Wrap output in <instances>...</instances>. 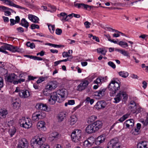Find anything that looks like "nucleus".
<instances>
[{
  "label": "nucleus",
  "mask_w": 148,
  "mask_h": 148,
  "mask_svg": "<svg viewBox=\"0 0 148 148\" xmlns=\"http://www.w3.org/2000/svg\"><path fill=\"white\" fill-rule=\"evenodd\" d=\"M120 76L124 78L127 77L129 75V73L127 71H121L118 73Z\"/></svg>",
  "instance_id": "f704fd0d"
},
{
  "label": "nucleus",
  "mask_w": 148,
  "mask_h": 148,
  "mask_svg": "<svg viewBox=\"0 0 148 148\" xmlns=\"http://www.w3.org/2000/svg\"><path fill=\"white\" fill-rule=\"evenodd\" d=\"M106 90V88L101 89L95 92L94 95L96 97V99H100L104 95Z\"/></svg>",
  "instance_id": "ddd939ff"
},
{
  "label": "nucleus",
  "mask_w": 148,
  "mask_h": 148,
  "mask_svg": "<svg viewBox=\"0 0 148 148\" xmlns=\"http://www.w3.org/2000/svg\"><path fill=\"white\" fill-rule=\"evenodd\" d=\"M0 52L6 54H7L8 53V52L5 50L3 45L1 46L0 47Z\"/></svg>",
  "instance_id": "8fccbe9b"
},
{
  "label": "nucleus",
  "mask_w": 148,
  "mask_h": 148,
  "mask_svg": "<svg viewBox=\"0 0 148 148\" xmlns=\"http://www.w3.org/2000/svg\"><path fill=\"white\" fill-rule=\"evenodd\" d=\"M95 131L98 130L101 128L102 126V123L100 121H97L92 123Z\"/></svg>",
  "instance_id": "a211bd4d"
},
{
  "label": "nucleus",
  "mask_w": 148,
  "mask_h": 148,
  "mask_svg": "<svg viewBox=\"0 0 148 148\" xmlns=\"http://www.w3.org/2000/svg\"><path fill=\"white\" fill-rule=\"evenodd\" d=\"M62 55L63 57L70 56L68 54V53L66 52H63L62 53Z\"/></svg>",
  "instance_id": "774afa93"
},
{
  "label": "nucleus",
  "mask_w": 148,
  "mask_h": 148,
  "mask_svg": "<svg viewBox=\"0 0 148 148\" xmlns=\"http://www.w3.org/2000/svg\"><path fill=\"white\" fill-rule=\"evenodd\" d=\"M137 148H148V142L146 141L140 142L137 144Z\"/></svg>",
  "instance_id": "aec40b11"
},
{
  "label": "nucleus",
  "mask_w": 148,
  "mask_h": 148,
  "mask_svg": "<svg viewBox=\"0 0 148 148\" xmlns=\"http://www.w3.org/2000/svg\"><path fill=\"white\" fill-rule=\"evenodd\" d=\"M36 107L39 110L47 112L49 111L48 107L46 104L42 103H38L36 104Z\"/></svg>",
  "instance_id": "f8f14e48"
},
{
  "label": "nucleus",
  "mask_w": 148,
  "mask_h": 148,
  "mask_svg": "<svg viewBox=\"0 0 148 148\" xmlns=\"http://www.w3.org/2000/svg\"><path fill=\"white\" fill-rule=\"evenodd\" d=\"M32 118L33 120L35 121H37L39 120L37 112H36L32 114Z\"/></svg>",
  "instance_id": "ea45409f"
},
{
  "label": "nucleus",
  "mask_w": 148,
  "mask_h": 148,
  "mask_svg": "<svg viewBox=\"0 0 148 148\" xmlns=\"http://www.w3.org/2000/svg\"><path fill=\"white\" fill-rule=\"evenodd\" d=\"M140 121L144 125L146 126L147 125H148V117L145 121L143 119H140Z\"/></svg>",
  "instance_id": "c03bdc74"
},
{
  "label": "nucleus",
  "mask_w": 148,
  "mask_h": 148,
  "mask_svg": "<svg viewBox=\"0 0 148 148\" xmlns=\"http://www.w3.org/2000/svg\"><path fill=\"white\" fill-rule=\"evenodd\" d=\"M108 64L113 69H115L116 68V66L114 63L111 62L109 61L108 62Z\"/></svg>",
  "instance_id": "5fc2aeb1"
},
{
  "label": "nucleus",
  "mask_w": 148,
  "mask_h": 148,
  "mask_svg": "<svg viewBox=\"0 0 148 148\" xmlns=\"http://www.w3.org/2000/svg\"><path fill=\"white\" fill-rule=\"evenodd\" d=\"M20 25L26 28H27L29 26V23L24 18H23L21 20Z\"/></svg>",
  "instance_id": "c85d7f7f"
},
{
  "label": "nucleus",
  "mask_w": 148,
  "mask_h": 148,
  "mask_svg": "<svg viewBox=\"0 0 148 148\" xmlns=\"http://www.w3.org/2000/svg\"><path fill=\"white\" fill-rule=\"evenodd\" d=\"M109 146L112 148H120L121 144L118 139L114 138L112 139L109 143Z\"/></svg>",
  "instance_id": "6e6552de"
},
{
  "label": "nucleus",
  "mask_w": 148,
  "mask_h": 148,
  "mask_svg": "<svg viewBox=\"0 0 148 148\" xmlns=\"http://www.w3.org/2000/svg\"><path fill=\"white\" fill-rule=\"evenodd\" d=\"M45 138L42 134H38L33 137L31 141V145L33 148H49V146L44 143Z\"/></svg>",
  "instance_id": "f257e3e1"
},
{
  "label": "nucleus",
  "mask_w": 148,
  "mask_h": 148,
  "mask_svg": "<svg viewBox=\"0 0 148 148\" xmlns=\"http://www.w3.org/2000/svg\"><path fill=\"white\" fill-rule=\"evenodd\" d=\"M27 47H30L31 49H33L35 48V45L34 43H31L29 42H28L26 43Z\"/></svg>",
  "instance_id": "49530a36"
},
{
  "label": "nucleus",
  "mask_w": 148,
  "mask_h": 148,
  "mask_svg": "<svg viewBox=\"0 0 148 148\" xmlns=\"http://www.w3.org/2000/svg\"><path fill=\"white\" fill-rule=\"evenodd\" d=\"M109 88L110 91V96H113L115 94L116 91L120 89V85L118 82L112 80L109 84Z\"/></svg>",
  "instance_id": "f03ea898"
},
{
  "label": "nucleus",
  "mask_w": 148,
  "mask_h": 148,
  "mask_svg": "<svg viewBox=\"0 0 148 148\" xmlns=\"http://www.w3.org/2000/svg\"><path fill=\"white\" fill-rule=\"evenodd\" d=\"M94 138L92 137H90L88 138L87 140L84 141V146L88 147H90L93 143L92 140Z\"/></svg>",
  "instance_id": "b1692460"
},
{
  "label": "nucleus",
  "mask_w": 148,
  "mask_h": 148,
  "mask_svg": "<svg viewBox=\"0 0 148 148\" xmlns=\"http://www.w3.org/2000/svg\"><path fill=\"white\" fill-rule=\"evenodd\" d=\"M46 123L43 121L38 122L37 124V128L40 130L45 131L46 129L45 127Z\"/></svg>",
  "instance_id": "dca6fc26"
},
{
  "label": "nucleus",
  "mask_w": 148,
  "mask_h": 148,
  "mask_svg": "<svg viewBox=\"0 0 148 148\" xmlns=\"http://www.w3.org/2000/svg\"><path fill=\"white\" fill-rule=\"evenodd\" d=\"M7 70L0 66V74L3 75L7 73Z\"/></svg>",
  "instance_id": "a19ab883"
},
{
  "label": "nucleus",
  "mask_w": 148,
  "mask_h": 148,
  "mask_svg": "<svg viewBox=\"0 0 148 148\" xmlns=\"http://www.w3.org/2000/svg\"><path fill=\"white\" fill-rule=\"evenodd\" d=\"M25 81V79H24L21 78L20 79H19L18 80V81H14L13 82V83L14 84H17L18 83H21V82H23Z\"/></svg>",
  "instance_id": "6e6d98bb"
},
{
  "label": "nucleus",
  "mask_w": 148,
  "mask_h": 148,
  "mask_svg": "<svg viewBox=\"0 0 148 148\" xmlns=\"http://www.w3.org/2000/svg\"><path fill=\"white\" fill-rule=\"evenodd\" d=\"M37 112L39 120L42 119L45 117L46 114L45 112Z\"/></svg>",
  "instance_id": "4c0bfd02"
},
{
  "label": "nucleus",
  "mask_w": 148,
  "mask_h": 148,
  "mask_svg": "<svg viewBox=\"0 0 148 148\" xmlns=\"http://www.w3.org/2000/svg\"><path fill=\"white\" fill-rule=\"evenodd\" d=\"M101 79L100 77L97 78L94 81V83L96 84H99L101 82Z\"/></svg>",
  "instance_id": "13d9d810"
},
{
  "label": "nucleus",
  "mask_w": 148,
  "mask_h": 148,
  "mask_svg": "<svg viewBox=\"0 0 148 148\" xmlns=\"http://www.w3.org/2000/svg\"><path fill=\"white\" fill-rule=\"evenodd\" d=\"M31 27L32 29H38L39 28V26L35 24H32L31 25Z\"/></svg>",
  "instance_id": "864d4df0"
},
{
  "label": "nucleus",
  "mask_w": 148,
  "mask_h": 148,
  "mask_svg": "<svg viewBox=\"0 0 148 148\" xmlns=\"http://www.w3.org/2000/svg\"><path fill=\"white\" fill-rule=\"evenodd\" d=\"M10 26L13 25L14 24L16 23L15 21V20L13 19H10Z\"/></svg>",
  "instance_id": "338daca9"
},
{
  "label": "nucleus",
  "mask_w": 148,
  "mask_h": 148,
  "mask_svg": "<svg viewBox=\"0 0 148 148\" xmlns=\"http://www.w3.org/2000/svg\"><path fill=\"white\" fill-rule=\"evenodd\" d=\"M16 131L15 128L14 127H12L10 128L9 130V132L11 137L14 135Z\"/></svg>",
  "instance_id": "c9c22d12"
},
{
  "label": "nucleus",
  "mask_w": 148,
  "mask_h": 148,
  "mask_svg": "<svg viewBox=\"0 0 148 148\" xmlns=\"http://www.w3.org/2000/svg\"><path fill=\"white\" fill-rule=\"evenodd\" d=\"M66 114L64 112H61L59 113L57 115V119L58 122L63 121L65 117Z\"/></svg>",
  "instance_id": "a878e982"
},
{
  "label": "nucleus",
  "mask_w": 148,
  "mask_h": 148,
  "mask_svg": "<svg viewBox=\"0 0 148 148\" xmlns=\"http://www.w3.org/2000/svg\"><path fill=\"white\" fill-rule=\"evenodd\" d=\"M105 103L103 101L97 102L95 106V107L97 110L103 109L105 108Z\"/></svg>",
  "instance_id": "f3484780"
},
{
  "label": "nucleus",
  "mask_w": 148,
  "mask_h": 148,
  "mask_svg": "<svg viewBox=\"0 0 148 148\" xmlns=\"http://www.w3.org/2000/svg\"><path fill=\"white\" fill-rule=\"evenodd\" d=\"M105 137L104 135H102L98 136L97 139L96 141L99 142V143H103L105 140Z\"/></svg>",
  "instance_id": "473e14b6"
},
{
  "label": "nucleus",
  "mask_w": 148,
  "mask_h": 148,
  "mask_svg": "<svg viewBox=\"0 0 148 148\" xmlns=\"http://www.w3.org/2000/svg\"><path fill=\"white\" fill-rule=\"evenodd\" d=\"M58 135V134L56 132H54L51 133L49 137V140L52 141L54 138H57Z\"/></svg>",
  "instance_id": "2f4dec72"
},
{
  "label": "nucleus",
  "mask_w": 148,
  "mask_h": 148,
  "mask_svg": "<svg viewBox=\"0 0 148 148\" xmlns=\"http://www.w3.org/2000/svg\"><path fill=\"white\" fill-rule=\"evenodd\" d=\"M84 25L85 26L86 28H88L90 27V25H91V23L88 21H86L84 23Z\"/></svg>",
  "instance_id": "0e129e2a"
},
{
  "label": "nucleus",
  "mask_w": 148,
  "mask_h": 148,
  "mask_svg": "<svg viewBox=\"0 0 148 148\" xmlns=\"http://www.w3.org/2000/svg\"><path fill=\"white\" fill-rule=\"evenodd\" d=\"M15 92L18 93L19 96L22 98H26L30 95V92L26 89H21L19 87H16Z\"/></svg>",
  "instance_id": "423d86ee"
},
{
  "label": "nucleus",
  "mask_w": 148,
  "mask_h": 148,
  "mask_svg": "<svg viewBox=\"0 0 148 148\" xmlns=\"http://www.w3.org/2000/svg\"><path fill=\"white\" fill-rule=\"evenodd\" d=\"M130 104L132 105L133 106H130L129 108L130 109H132V107H136V103L134 101H130Z\"/></svg>",
  "instance_id": "052dcab7"
},
{
  "label": "nucleus",
  "mask_w": 148,
  "mask_h": 148,
  "mask_svg": "<svg viewBox=\"0 0 148 148\" xmlns=\"http://www.w3.org/2000/svg\"><path fill=\"white\" fill-rule=\"evenodd\" d=\"M50 31L51 33H54L55 29V25H49L48 26Z\"/></svg>",
  "instance_id": "a18cd8bd"
},
{
  "label": "nucleus",
  "mask_w": 148,
  "mask_h": 148,
  "mask_svg": "<svg viewBox=\"0 0 148 148\" xmlns=\"http://www.w3.org/2000/svg\"><path fill=\"white\" fill-rule=\"evenodd\" d=\"M19 123L21 126L25 129H29L32 125L31 119L28 118H23L19 120Z\"/></svg>",
  "instance_id": "7ed1b4c3"
},
{
  "label": "nucleus",
  "mask_w": 148,
  "mask_h": 148,
  "mask_svg": "<svg viewBox=\"0 0 148 148\" xmlns=\"http://www.w3.org/2000/svg\"><path fill=\"white\" fill-rule=\"evenodd\" d=\"M3 1L5 4L10 6H13L17 8L22 9H25V8L23 7L16 5L12 1L10 0H0Z\"/></svg>",
  "instance_id": "9b49d317"
},
{
  "label": "nucleus",
  "mask_w": 148,
  "mask_h": 148,
  "mask_svg": "<svg viewBox=\"0 0 148 148\" xmlns=\"http://www.w3.org/2000/svg\"><path fill=\"white\" fill-rule=\"evenodd\" d=\"M77 118L75 115H73L70 117V124L71 125H74L77 121Z\"/></svg>",
  "instance_id": "cd10ccee"
},
{
  "label": "nucleus",
  "mask_w": 148,
  "mask_h": 148,
  "mask_svg": "<svg viewBox=\"0 0 148 148\" xmlns=\"http://www.w3.org/2000/svg\"><path fill=\"white\" fill-rule=\"evenodd\" d=\"M115 50L120 53L124 56L129 57V53L127 51H126L123 49H116Z\"/></svg>",
  "instance_id": "72a5a7b5"
},
{
  "label": "nucleus",
  "mask_w": 148,
  "mask_h": 148,
  "mask_svg": "<svg viewBox=\"0 0 148 148\" xmlns=\"http://www.w3.org/2000/svg\"><path fill=\"white\" fill-rule=\"evenodd\" d=\"M16 77V76L14 73L10 74L7 76H5V78L7 79V81L10 82L14 81V80Z\"/></svg>",
  "instance_id": "5701e85b"
},
{
  "label": "nucleus",
  "mask_w": 148,
  "mask_h": 148,
  "mask_svg": "<svg viewBox=\"0 0 148 148\" xmlns=\"http://www.w3.org/2000/svg\"><path fill=\"white\" fill-rule=\"evenodd\" d=\"M58 84V82L56 81H50L48 83L46 86V89L48 90H53L57 87Z\"/></svg>",
  "instance_id": "1a4fd4ad"
},
{
  "label": "nucleus",
  "mask_w": 148,
  "mask_h": 148,
  "mask_svg": "<svg viewBox=\"0 0 148 148\" xmlns=\"http://www.w3.org/2000/svg\"><path fill=\"white\" fill-rule=\"evenodd\" d=\"M0 9H2L3 10H12V9H11L9 8H8L5 7L4 6H0Z\"/></svg>",
  "instance_id": "680f3d73"
},
{
  "label": "nucleus",
  "mask_w": 148,
  "mask_h": 148,
  "mask_svg": "<svg viewBox=\"0 0 148 148\" xmlns=\"http://www.w3.org/2000/svg\"><path fill=\"white\" fill-rule=\"evenodd\" d=\"M18 1L21 3L25 5L28 6L31 5V4L26 0H18Z\"/></svg>",
  "instance_id": "79ce46f5"
},
{
  "label": "nucleus",
  "mask_w": 148,
  "mask_h": 148,
  "mask_svg": "<svg viewBox=\"0 0 148 148\" xmlns=\"http://www.w3.org/2000/svg\"><path fill=\"white\" fill-rule=\"evenodd\" d=\"M57 94V96L58 98V102H62L67 95V90L65 89L59 90L55 92Z\"/></svg>",
  "instance_id": "39448f33"
},
{
  "label": "nucleus",
  "mask_w": 148,
  "mask_h": 148,
  "mask_svg": "<svg viewBox=\"0 0 148 148\" xmlns=\"http://www.w3.org/2000/svg\"><path fill=\"white\" fill-rule=\"evenodd\" d=\"M58 98L57 96V94L56 92H53L50 96V98L49 99V103L51 104H54L56 101H58Z\"/></svg>",
  "instance_id": "2eb2a0df"
},
{
  "label": "nucleus",
  "mask_w": 148,
  "mask_h": 148,
  "mask_svg": "<svg viewBox=\"0 0 148 148\" xmlns=\"http://www.w3.org/2000/svg\"><path fill=\"white\" fill-rule=\"evenodd\" d=\"M45 78L43 77H40L38 79L37 81L36 82L37 83V84H39L43 82Z\"/></svg>",
  "instance_id": "e2e57ef3"
},
{
  "label": "nucleus",
  "mask_w": 148,
  "mask_h": 148,
  "mask_svg": "<svg viewBox=\"0 0 148 148\" xmlns=\"http://www.w3.org/2000/svg\"><path fill=\"white\" fill-rule=\"evenodd\" d=\"M134 124V121L132 119L127 120L124 122V125L127 128H131L133 126Z\"/></svg>",
  "instance_id": "412c9836"
},
{
  "label": "nucleus",
  "mask_w": 148,
  "mask_h": 148,
  "mask_svg": "<svg viewBox=\"0 0 148 148\" xmlns=\"http://www.w3.org/2000/svg\"><path fill=\"white\" fill-rule=\"evenodd\" d=\"M118 44L123 48H125L126 47H128V44L127 43L122 41L119 42L118 43Z\"/></svg>",
  "instance_id": "37998d69"
},
{
  "label": "nucleus",
  "mask_w": 148,
  "mask_h": 148,
  "mask_svg": "<svg viewBox=\"0 0 148 148\" xmlns=\"http://www.w3.org/2000/svg\"><path fill=\"white\" fill-rule=\"evenodd\" d=\"M97 119V117L95 116L92 115L90 116L88 119V121L90 122H92Z\"/></svg>",
  "instance_id": "09e8293b"
},
{
  "label": "nucleus",
  "mask_w": 148,
  "mask_h": 148,
  "mask_svg": "<svg viewBox=\"0 0 148 148\" xmlns=\"http://www.w3.org/2000/svg\"><path fill=\"white\" fill-rule=\"evenodd\" d=\"M28 146V143L25 138H22L20 141L18 145V148H27Z\"/></svg>",
  "instance_id": "4468645a"
},
{
  "label": "nucleus",
  "mask_w": 148,
  "mask_h": 148,
  "mask_svg": "<svg viewBox=\"0 0 148 148\" xmlns=\"http://www.w3.org/2000/svg\"><path fill=\"white\" fill-rule=\"evenodd\" d=\"M3 86V79L0 77V88H2Z\"/></svg>",
  "instance_id": "69168bd1"
},
{
  "label": "nucleus",
  "mask_w": 148,
  "mask_h": 148,
  "mask_svg": "<svg viewBox=\"0 0 148 148\" xmlns=\"http://www.w3.org/2000/svg\"><path fill=\"white\" fill-rule=\"evenodd\" d=\"M58 16L60 18L62 21L65 20L67 21L69 20V19L67 18V16L66 13L62 12L59 15H58Z\"/></svg>",
  "instance_id": "bb28decb"
},
{
  "label": "nucleus",
  "mask_w": 148,
  "mask_h": 148,
  "mask_svg": "<svg viewBox=\"0 0 148 148\" xmlns=\"http://www.w3.org/2000/svg\"><path fill=\"white\" fill-rule=\"evenodd\" d=\"M48 6L51 9V10H50L51 12H54L56 11V9L55 6L51 5L50 4H49Z\"/></svg>",
  "instance_id": "3c124183"
},
{
  "label": "nucleus",
  "mask_w": 148,
  "mask_h": 148,
  "mask_svg": "<svg viewBox=\"0 0 148 148\" xmlns=\"http://www.w3.org/2000/svg\"><path fill=\"white\" fill-rule=\"evenodd\" d=\"M97 52L98 53H101L102 54L105 55L107 51L105 49L103 48H99L97 49Z\"/></svg>",
  "instance_id": "e433bc0d"
},
{
  "label": "nucleus",
  "mask_w": 148,
  "mask_h": 148,
  "mask_svg": "<svg viewBox=\"0 0 148 148\" xmlns=\"http://www.w3.org/2000/svg\"><path fill=\"white\" fill-rule=\"evenodd\" d=\"M85 130L86 132L88 134L93 133L96 131L92 124L89 125L86 127Z\"/></svg>",
  "instance_id": "6ab92c4d"
},
{
  "label": "nucleus",
  "mask_w": 148,
  "mask_h": 148,
  "mask_svg": "<svg viewBox=\"0 0 148 148\" xmlns=\"http://www.w3.org/2000/svg\"><path fill=\"white\" fill-rule=\"evenodd\" d=\"M8 114L7 111L4 109H0V118H5Z\"/></svg>",
  "instance_id": "c756f323"
},
{
  "label": "nucleus",
  "mask_w": 148,
  "mask_h": 148,
  "mask_svg": "<svg viewBox=\"0 0 148 148\" xmlns=\"http://www.w3.org/2000/svg\"><path fill=\"white\" fill-rule=\"evenodd\" d=\"M28 18L32 22L36 23H38L39 20V18L36 16L32 14L28 15Z\"/></svg>",
  "instance_id": "4be33fe9"
},
{
  "label": "nucleus",
  "mask_w": 148,
  "mask_h": 148,
  "mask_svg": "<svg viewBox=\"0 0 148 148\" xmlns=\"http://www.w3.org/2000/svg\"><path fill=\"white\" fill-rule=\"evenodd\" d=\"M9 49V51L13 53L15 52H21V50L18 47L13 46L11 45H10Z\"/></svg>",
  "instance_id": "393cba45"
},
{
  "label": "nucleus",
  "mask_w": 148,
  "mask_h": 148,
  "mask_svg": "<svg viewBox=\"0 0 148 148\" xmlns=\"http://www.w3.org/2000/svg\"><path fill=\"white\" fill-rule=\"evenodd\" d=\"M49 90H48L46 89H46L44 90L43 91V95L45 96H48L50 95V93L49 92Z\"/></svg>",
  "instance_id": "603ef678"
},
{
  "label": "nucleus",
  "mask_w": 148,
  "mask_h": 148,
  "mask_svg": "<svg viewBox=\"0 0 148 148\" xmlns=\"http://www.w3.org/2000/svg\"><path fill=\"white\" fill-rule=\"evenodd\" d=\"M89 84L88 81L85 80L82 82L77 87V90L79 91H82L85 89Z\"/></svg>",
  "instance_id": "9d476101"
},
{
  "label": "nucleus",
  "mask_w": 148,
  "mask_h": 148,
  "mask_svg": "<svg viewBox=\"0 0 148 148\" xmlns=\"http://www.w3.org/2000/svg\"><path fill=\"white\" fill-rule=\"evenodd\" d=\"M3 44L4 46V47L5 50H9L10 46V44H8L7 43H3Z\"/></svg>",
  "instance_id": "4d7b16f0"
},
{
  "label": "nucleus",
  "mask_w": 148,
  "mask_h": 148,
  "mask_svg": "<svg viewBox=\"0 0 148 148\" xmlns=\"http://www.w3.org/2000/svg\"><path fill=\"white\" fill-rule=\"evenodd\" d=\"M62 30L61 29L57 28L56 30V34L58 35H60L62 33Z\"/></svg>",
  "instance_id": "bf43d9fd"
},
{
  "label": "nucleus",
  "mask_w": 148,
  "mask_h": 148,
  "mask_svg": "<svg viewBox=\"0 0 148 148\" xmlns=\"http://www.w3.org/2000/svg\"><path fill=\"white\" fill-rule=\"evenodd\" d=\"M141 125L139 123L137 124V128H135L132 132V134L134 135H138L139 132V130L141 128Z\"/></svg>",
  "instance_id": "7c9ffc66"
},
{
  "label": "nucleus",
  "mask_w": 148,
  "mask_h": 148,
  "mask_svg": "<svg viewBox=\"0 0 148 148\" xmlns=\"http://www.w3.org/2000/svg\"><path fill=\"white\" fill-rule=\"evenodd\" d=\"M81 135L82 132L80 130H75L72 132L71 135L72 141L76 143L78 142L80 140Z\"/></svg>",
  "instance_id": "0eeeda50"
},
{
  "label": "nucleus",
  "mask_w": 148,
  "mask_h": 148,
  "mask_svg": "<svg viewBox=\"0 0 148 148\" xmlns=\"http://www.w3.org/2000/svg\"><path fill=\"white\" fill-rule=\"evenodd\" d=\"M16 99H15V101ZM13 106L14 108H18L20 107L19 103L17 101H15L12 103Z\"/></svg>",
  "instance_id": "de8ad7c7"
},
{
  "label": "nucleus",
  "mask_w": 148,
  "mask_h": 148,
  "mask_svg": "<svg viewBox=\"0 0 148 148\" xmlns=\"http://www.w3.org/2000/svg\"><path fill=\"white\" fill-rule=\"evenodd\" d=\"M130 115V114H127L124 115L121 118L119 119V121L121 122H122L125 119L127 118Z\"/></svg>",
  "instance_id": "58836bf2"
},
{
  "label": "nucleus",
  "mask_w": 148,
  "mask_h": 148,
  "mask_svg": "<svg viewBox=\"0 0 148 148\" xmlns=\"http://www.w3.org/2000/svg\"><path fill=\"white\" fill-rule=\"evenodd\" d=\"M128 98V96L126 92L120 91L114 98V102L116 103L119 102L123 99L124 100H126Z\"/></svg>",
  "instance_id": "20e7f679"
}]
</instances>
